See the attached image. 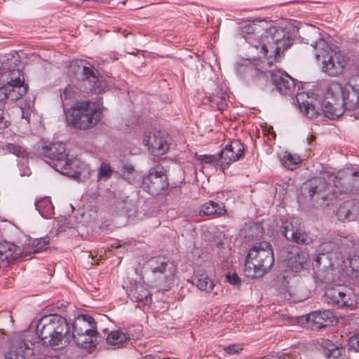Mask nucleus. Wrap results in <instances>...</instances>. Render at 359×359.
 <instances>
[{
	"label": "nucleus",
	"instance_id": "nucleus-1",
	"mask_svg": "<svg viewBox=\"0 0 359 359\" xmlns=\"http://www.w3.org/2000/svg\"><path fill=\"white\" fill-rule=\"evenodd\" d=\"M243 32L247 34L245 36L246 41L257 50L260 48L262 55L267 57V62L260 63L262 67H271L272 62L280 57V53L290 45L289 33L282 27H271L263 30L259 25L253 24L245 27Z\"/></svg>",
	"mask_w": 359,
	"mask_h": 359
},
{
	"label": "nucleus",
	"instance_id": "nucleus-2",
	"mask_svg": "<svg viewBox=\"0 0 359 359\" xmlns=\"http://www.w3.org/2000/svg\"><path fill=\"white\" fill-rule=\"evenodd\" d=\"M14 60L15 59L10 55L0 58V102H15L27 93L24 76L13 66Z\"/></svg>",
	"mask_w": 359,
	"mask_h": 359
},
{
	"label": "nucleus",
	"instance_id": "nucleus-3",
	"mask_svg": "<svg viewBox=\"0 0 359 359\" xmlns=\"http://www.w3.org/2000/svg\"><path fill=\"white\" fill-rule=\"evenodd\" d=\"M311 46L316 50V57L322 62L323 71L330 76L342 74L349 65V58L341 51L332 48L323 39Z\"/></svg>",
	"mask_w": 359,
	"mask_h": 359
},
{
	"label": "nucleus",
	"instance_id": "nucleus-4",
	"mask_svg": "<svg viewBox=\"0 0 359 359\" xmlns=\"http://www.w3.org/2000/svg\"><path fill=\"white\" fill-rule=\"evenodd\" d=\"M274 262L271 245L262 241L255 244L249 250L244 273L247 277L258 278L264 276Z\"/></svg>",
	"mask_w": 359,
	"mask_h": 359
},
{
	"label": "nucleus",
	"instance_id": "nucleus-5",
	"mask_svg": "<svg viewBox=\"0 0 359 359\" xmlns=\"http://www.w3.org/2000/svg\"><path fill=\"white\" fill-rule=\"evenodd\" d=\"M65 114L67 121L74 128L88 129L101 120L102 109L97 103L82 101L74 104Z\"/></svg>",
	"mask_w": 359,
	"mask_h": 359
},
{
	"label": "nucleus",
	"instance_id": "nucleus-6",
	"mask_svg": "<svg viewBox=\"0 0 359 359\" xmlns=\"http://www.w3.org/2000/svg\"><path fill=\"white\" fill-rule=\"evenodd\" d=\"M93 324L95 320L92 316H76L72 325L73 341L81 348H92L96 346L97 331L95 327H90L87 325Z\"/></svg>",
	"mask_w": 359,
	"mask_h": 359
},
{
	"label": "nucleus",
	"instance_id": "nucleus-7",
	"mask_svg": "<svg viewBox=\"0 0 359 359\" xmlns=\"http://www.w3.org/2000/svg\"><path fill=\"white\" fill-rule=\"evenodd\" d=\"M318 255L316 258L317 264L323 269L343 267L344 264L342 250L334 241L322 243L318 248Z\"/></svg>",
	"mask_w": 359,
	"mask_h": 359
},
{
	"label": "nucleus",
	"instance_id": "nucleus-8",
	"mask_svg": "<svg viewBox=\"0 0 359 359\" xmlns=\"http://www.w3.org/2000/svg\"><path fill=\"white\" fill-rule=\"evenodd\" d=\"M329 303L341 308L355 310L358 306V298L353 290L348 287L339 286L328 289L325 292Z\"/></svg>",
	"mask_w": 359,
	"mask_h": 359
},
{
	"label": "nucleus",
	"instance_id": "nucleus-9",
	"mask_svg": "<svg viewBox=\"0 0 359 359\" xmlns=\"http://www.w3.org/2000/svg\"><path fill=\"white\" fill-rule=\"evenodd\" d=\"M72 68H76L83 73V76L78 79L79 91H93L96 93L104 91V83L99 80L96 72L91 67L86 65L85 62H76Z\"/></svg>",
	"mask_w": 359,
	"mask_h": 359
},
{
	"label": "nucleus",
	"instance_id": "nucleus-10",
	"mask_svg": "<svg viewBox=\"0 0 359 359\" xmlns=\"http://www.w3.org/2000/svg\"><path fill=\"white\" fill-rule=\"evenodd\" d=\"M259 66L260 67L256 68L255 71H261L260 76L264 79L267 78L269 74L273 84L281 94L291 95L294 93L295 84L292 78L287 74L280 70L273 72L272 69H267L265 66L262 67L260 64Z\"/></svg>",
	"mask_w": 359,
	"mask_h": 359
},
{
	"label": "nucleus",
	"instance_id": "nucleus-11",
	"mask_svg": "<svg viewBox=\"0 0 359 359\" xmlns=\"http://www.w3.org/2000/svg\"><path fill=\"white\" fill-rule=\"evenodd\" d=\"M36 342L24 335L13 341L9 351L5 353V359H32L35 354Z\"/></svg>",
	"mask_w": 359,
	"mask_h": 359
},
{
	"label": "nucleus",
	"instance_id": "nucleus-12",
	"mask_svg": "<svg viewBox=\"0 0 359 359\" xmlns=\"http://www.w3.org/2000/svg\"><path fill=\"white\" fill-rule=\"evenodd\" d=\"M245 148L241 142L238 140H233L229 142L220 151L219 167L222 170L228 168L230 165L239 159L244 155Z\"/></svg>",
	"mask_w": 359,
	"mask_h": 359
},
{
	"label": "nucleus",
	"instance_id": "nucleus-13",
	"mask_svg": "<svg viewBox=\"0 0 359 359\" xmlns=\"http://www.w3.org/2000/svg\"><path fill=\"white\" fill-rule=\"evenodd\" d=\"M168 185L165 175L156 169L151 170L149 175L143 178L142 183V189L153 196L159 194Z\"/></svg>",
	"mask_w": 359,
	"mask_h": 359
},
{
	"label": "nucleus",
	"instance_id": "nucleus-14",
	"mask_svg": "<svg viewBox=\"0 0 359 359\" xmlns=\"http://www.w3.org/2000/svg\"><path fill=\"white\" fill-rule=\"evenodd\" d=\"M143 144L154 156L164 154L169 149V144L160 131H149L144 134L142 137Z\"/></svg>",
	"mask_w": 359,
	"mask_h": 359
},
{
	"label": "nucleus",
	"instance_id": "nucleus-15",
	"mask_svg": "<svg viewBox=\"0 0 359 359\" xmlns=\"http://www.w3.org/2000/svg\"><path fill=\"white\" fill-rule=\"evenodd\" d=\"M297 324L312 330H318L338 323L337 316H297Z\"/></svg>",
	"mask_w": 359,
	"mask_h": 359
},
{
	"label": "nucleus",
	"instance_id": "nucleus-16",
	"mask_svg": "<svg viewBox=\"0 0 359 359\" xmlns=\"http://www.w3.org/2000/svg\"><path fill=\"white\" fill-rule=\"evenodd\" d=\"M297 101L301 111L309 118H317L323 111L322 107H319V100L313 94L309 95L305 92L299 93L297 95Z\"/></svg>",
	"mask_w": 359,
	"mask_h": 359
},
{
	"label": "nucleus",
	"instance_id": "nucleus-17",
	"mask_svg": "<svg viewBox=\"0 0 359 359\" xmlns=\"http://www.w3.org/2000/svg\"><path fill=\"white\" fill-rule=\"evenodd\" d=\"M58 317L57 327H53L51 324L49 325H43V330H48L50 335L48 343L50 346H59L62 344V341L65 337L70 332V325L67 319L63 316H55Z\"/></svg>",
	"mask_w": 359,
	"mask_h": 359
},
{
	"label": "nucleus",
	"instance_id": "nucleus-18",
	"mask_svg": "<svg viewBox=\"0 0 359 359\" xmlns=\"http://www.w3.org/2000/svg\"><path fill=\"white\" fill-rule=\"evenodd\" d=\"M150 269L154 273H160L163 278L168 280L175 274L176 266L174 262L162 257H155L149 262Z\"/></svg>",
	"mask_w": 359,
	"mask_h": 359
},
{
	"label": "nucleus",
	"instance_id": "nucleus-19",
	"mask_svg": "<svg viewBox=\"0 0 359 359\" xmlns=\"http://www.w3.org/2000/svg\"><path fill=\"white\" fill-rule=\"evenodd\" d=\"M283 234L288 241L303 245H309L312 241L306 233L294 226L293 221L285 222L283 224Z\"/></svg>",
	"mask_w": 359,
	"mask_h": 359
},
{
	"label": "nucleus",
	"instance_id": "nucleus-20",
	"mask_svg": "<svg viewBox=\"0 0 359 359\" xmlns=\"http://www.w3.org/2000/svg\"><path fill=\"white\" fill-rule=\"evenodd\" d=\"M65 151V144L60 142L45 143L42 147L43 156L54 161V165L60 163L67 156Z\"/></svg>",
	"mask_w": 359,
	"mask_h": 359
},
{
	"label": "nucleus",
	"instance_id": "nucleus-21",
	"mask_svg": "<svg viewBox=\"0 0 359 359\" xmlns=\"http://www.w3.org/2000/svg\"><path fill=\"white\" fill-rule=\"evenodd\" d=\"M23 255V251L18 246L8 242L0 243V265L6 267Z\"/></svg>",
	"mask_w": 359,
	"mask_h": 359
},
{
	"label": "nucleus",
	"instance_id": "nucleus-22",
	"mask_svg": "<svg viewBox=\"0 0 359 359\" xmlns=\"http://www.w3.org/2000/svg\"><path fill=\"white\" fill-rule=\"evenodd\" d=\"M192 281L201 291L210 292L214 287L213 281L209 278L206 271L201 268H197L194 270Z\"/></svg>",
	"mask_w": 359,
	"mask_h": 359
},
{
	"label": "nucleus",
	"instance_id": "nucleus-23",
	"mask_svg": "<svg viewBox=\"0 0 359 359\" xmlns=\"http://www.w3.org/2000/svg\"><path fill=\"white\" fill-rule=\"evenodd\" d=\"M128 296L133 300L147 304L149 300V292L146 285L142 283L131 284L127 290Z\"/></svg>",
	"mask_w": 359,
	"mask_h": 359
},
{
	"label": "nucleus",
	"instance_id": "nucleus-24",
	"mask_svg": "<svg viewBox=\"0 0 359 359\" xmlns=\"http://www.w3.org/2000/svg\"><path fill=\"white\" fill-rule=\"evenodd\" d=\"M129 334L121 329L112 330L107 336V344L112 349L123 348L129 340Z\"/></svg>",
	"mask_w": 359,
	"mask_h": 359
},
{
	"label": "nucleus",
	"instance_id": "nucleus-25",
	"mask_svg": "<svg viewBox=\"0 0 359 359\" xmlns=\"http://www.w3.org/2000/svg\"><path fill=\"white\" fill-rule=\"evenodd\" d=\"M309 259L308 253L297 250L290 252L287 258V265L292 271L297 272L301 270Z\"/></svg>",
	"mask_w": 359,
	"mask_h": 359
},
{
	"label": "nucleus",
	"instance_id": "nucleus-26",
	"mask_svg": "<svg viewBox=\"0 0 359 359\" xmlns=\"http://www.w3.org/2000/svg\"><path fill=\"white\" fill-rule=\"evenodd\" d=\"M79 93V87L74 84H68L65 88L60 90V98L62 102V106L65 109V105L69 104L72 100L76 97Z\"/></svg>",
	"mask_w": 359,
	"mask_h": 359
},
{
	"label": "nucleus",
	"instance_id": "nucleus-27",
	"mask_svg": "<svg viewBox=\"0 0 359 359\" xmlns=\"http://www.w3.org/2000/svg\"><path fill=\"white\" fill-rule=\"evenodd\" d=\"M226 212L223 203H216L212 201L204 203L200 209V213L204 215L220 216Z\"/></svg>",
	"mask_w": 359,
	"mask_h": 359
},
{
	"label": "nucleus",
	"instance_id": "nucleus-28",
	"mask_svg": "<svg viewBox=\"0 0 359 359\" xmlns=\"http://www.w3.org/2000/svg\"><path fill=\"white\" fill-rule=\"evenodd\" d=\"M36 208L40 215L46 218H50L54 215V207L48 197L43 198L36 202Z\"/></svg>",
	"mask_w": 359,
	"mask_h": 359
},
{
	"label": "nucleus",
	"instance_id": "nucleus-29",
	"mask_svg": "<svg viewBox=\"0 0 359 359\" xmlns=\"http://www.w3.org/2000/svg\"><path fill=\"white\" fill-rule=\"evenodd\" d=\"M81 161L78 158L73 160L67 158V156L60 163L55 164V169L63 175H66V171H76L78 166L81 163Z\"/></svg>",
	"mask_w": 359,
	"mask_h": 359
},
{
	"label": "nucleus",
	"instance_id": "nucleus-30",
	"mask_svg": "<svg viewBox=\"0 0 359 359\" xmlns=\"http://www.w3.org/2000/svg\"><path fill=\"white\" fill-rule=\"evenodd\" d=\"M29 248L25 249L23 254L39 252L46 250L48 247V241L46 238H34L29 240Z\"/></svg>",
	"mask_w": 359,
	"mask_h": 359
},
{
	"label": "nucleus",
	"instance_id": "nucleus-31",
	"mask_svg": "<svg viewBox=\"0 0 359 359\" xmlns=\"http://www.w3.org/2000/svg\"><path fill=\"white\" fill-rule=\"evenodd\" d=\"M90 172L88 165L82 161L80 165L78 166L76 171H66V175L79 179H85L90 175Z\"/></svg>",
	"mask_w": 359,
	"mask_h": 359
},
{
	"label": "nucleus",
	"instance_id": "nucleus-32",
	"mask_svg": "<svg viewBox=\"0 0 359 359\" xmlns=\"http://www.w3.org/2000/svg\"><path fill=\"white\" fill-rule=\"evenodd\" d=\"M281 162L288 169L293 170L300 162V158L296 154L285 152L281 158Z\"/></svg>",
	"mask_w": 359,
	"mask_h": 359
},
{
	"label": "nucleus",
	"instance_id": "nucleus-33",
	"mask_svg": "<svg viewBox=\"0 0 359 359\" xmlns=\"http://www.w3.org/2000/svg\"><path fill=\"white\" fill-rule=\"evenodd\" d=\"M327 359H348L345 349L332 346L325 353Z\"/></svg>",
	"mask_w": 359,
	"mask_h": 359
},
{
	"label": "nucleus",
	"instance_id": "nucleus-34",
	"mask_svg": "<svg viewBox=\"0 0 359 359\" xmlns=\"http://www.w3.org/2000/svg\"><path fill=\"white\" fill-rule=\"evenodd\" d=\"M121 171L123 177L130 184L133 183L138 176L137 172L130 164L123 165Z\"/></svg>",
	"mask_w": 359,
	"mask_h": 359
},
{
	"label": "nucleus",
	"instance_id": "nucleus-35",
	"mask_svg": "<svg viewBox=\"0 0 359 359\" xmlns=\"http://www.w3.org/2000/svg\"><path fill=\"white\" fill-rule=\"evenodd\" d=\"M351 203H344L337 210V215L339 220L351 219Z\"/></svg>",
	"mask_w": 359,
	"mask_h": 359
},
{
	"label": "nucleus",
	"instance_id": "nucleus-36",
	"mask_svg": "<svg viewBox=\"0 0 359 359\" xmlns=\"http://www.w3.org/2000/svg\"><path fill=\"white\" fill-rule=\"evenodd\" d=\"M6 149L8 151L15 154L18 156H22V158L27 156V152L25 149L16 144L9 143L6 144Z\"/></svg>",
	"mask_w": 359,
	"mask_h": 359
},
{
	"label": "nucleus",
	"instance_id": "nucleus-37",
	"mask_svg": "<svg viewBox=\"0 0 359 359\" xmlns=\"http://www.w3.org/2000/svg\"><path fill=\"white\" fill-rule=\"evenodd\" d=\"M198 160L203 165H212L214 166H219V155L218 156L214 155H201L198 157Z\"/></svg>",
	"mask_w": 359,
	"mask_h": 359
},
{
	"label": "nucleus",
	"instance_id": "nucleus-38",
	"mask_svg": "<svg viewBox=\"0 0 359 359\" xmlns=\"http://www.w3.org/2000/svg\"><path fill=\"white\" fill-rule=\"evenodd\" d=\"M112 170L110 166L106 163H102L98 172V179L100 180H106L111 177Z\"/></svg>",
	"mask_w": 359,
	"mask_h": 359
},
{
	"label": "nucleus",
	"instance_id": "nucleus-39",
	"mask_svg": "<svg viewBox=\"0 0 359 359\" xmlns=\"http://www.w3.org/2000/svg\"><path fill=\"white\" fill-rule=\"evenodd\" d=\"M243 348V344H233L224 347V351L226 354L231 355L241 353Z\"/></svg>",
	"mask_w": 359,
	"mask_h": 359
},
{
	"label": "nucleus",
	"instance_id": "nucleus-40",
	"mask_svg": "<svg viewBox=\"0 0 359 359\" xmlns=\"http://www.w3.org/2000/svg\"><path fill=\"white\" fill-rule=\"evenodd\" d=\"M67 303L58 302L55 306H50L48 311H52L51 314H59L60 313L66 312L67 311L65 309L67 306Z\"/></svg>",
	"mask_w": 359,
	"mask_h": 359
},
{
	"label": "nucleus",
	"instance_id": "nucleus-41",
	"mask_svg": "<svg viewBox=\"0 0 359 359\" xmlns=\"http://www.w3.org/2000/svg\"><path fill=\"white\" fill-rule=\"evenodd\" d=\"M348 203H351V219L354 220L359 217V202L348 201Z\"/></svg>",
	"mask_w": 359,
	"mask_h": 359
},
{
	"label": "nucleus",
	"instance_id": "nucleus-42",
	"mask_svg": "<svg viewBox=\"0 0 359 359\" xmlns=\"http://www.w3.org/2000/svg\"><path fill=\"white\" fill-rule=\"evenodd\" d=\"M348 344L351 348L354 349L355 351L359 352V333L351 337Z\"/></svg>",
	"mask_w": 359,
	"mask_h": 359
},
{
	"label": "nucleus",
	"instance_id": "nucleus-43",
	"mask_svg": "<svg viewBox=\"0 0 359 359\" xmlns=\"http://www.w3.org/2000/svg\"><path fill=\"white\" fill-rule=\"evenodd\" d=\"M83 62V60H74L71 62V64L69 67V74L71 76H74L75 77L77 78V79H79L81 76H83V73H82V72L77 70L76 68H72V66L74 64H75L76 62Z\"/></svg>",
	"mask_w": 359,
	"mask_h": 359
},
{
	"label": "nucleus",
	"instance_id": "nucleus-44",
	"mask_svg": "<svg viewBox=\"0 0 359 359\" xmlns=\"http://www.w3.org/2000/svg\"><path fill=\"white\" fill-rule=\"evenodd\" d=\"M226 280L228 282H229L231 285H237L240 283L241 280L240 278L238 276V275L233 273V274H227L226 276Z\"/></svg>",
	"mask_w": 359,
	"mask_h": 359
},
{
	"label": "nucleus",
	"instance_id": "nucleus-45",
	"mask_svg": "<svg viewBox=\"0 0 359 359\" xmlns=\"http://www.w3.org/2000/svg\"><path fill=\"white\" fill-rule=\"evenodd\" d=\"M7 127V121L5 120L4 110L0 109V129Z\"/></svg>",
	"mask_w": 359,
	"mask_h": 359
},
{
	"label": "nucleus",
	"instance_id": "nucleus-46",
	"mask_svg": "<svg viewBox=\"0 0 359 359\" xmlns=\"http://www.w3.org/2000/svg\"><path fill=\"white\" fill-rule=\"evenodd\" d=\"M261 359H281L278 353H271L270 354H268L264 357H262Z\"/></svg>",
	"mask_w": 359,
	"mask_h": 359
},
{
	"label": "nucleus",
	"instance_id": "nucleus-47",
	"mask_svg": "<svg viewBox=\"0 0 359 359\" xmlns=\"http://www.w3.org/2000/svg\"><path fill=\"white\" fill-rule=\"evenodd\" d=\"M309 192H310V196L313 197V196L316 192V187L311 188Z\"/></svg>",
	"mask_w": 359,
	"mask_h": 359
},
{
	"label": "nucleus",
	"instance_id": "nucleus-48",
	"mask_svg": "<svg viewBox=\"0 0 359 359\" xmlns=\"http://www.w3.org/2000/svg\"><path fill=\"white\" fill-rule=\"evenodd\" d=\"M350 266L353 269V270H355V271H358V269H355V266L354 265V263H353V260L351 259L350 260Z\"/></svg>",
	"mask_w": 359,
	"mask_h": 359
},
{
	"label": "nucleus",
	"instance_id": "nucleus-49",
	"mask_svg": "<svg viewBox=\"0 0 359 359\" xmlns=\"http://www.w3.org/2000/svg\"><path fill=\"white\" fill-rule=\"evenodd\" d=\"M246 68L244 67V66H239L238 68V71L240 72V71H244L245 70Z\"/></svg>",
	"mask_w": 359,
	"mask_h": 359
},
{
	"label": "nucleus",
	"instance_id": "nucleus-50",
	"mask_svg": "<svg viewBox=\"0 0 359 359\" xmlns=\"http://www.w3.org/2000/svg\"><path fill=\"white\" fill-rule=\"evenodd\" d=\"M50 316H46V315H44V316H42V318L39 320L40 322L44 320L47 317H49Z\"/></svg>",
	"mask_w": 359,
	"mask_h": 359
},
{
	"label": "nucleus",
	"instance_id": "nucleus-51",
	"mask_svg": "<svg viewBox=\"0 0 359 359\" xmlns=\"http://www.w3.org/2000/svg\"><path fill=\"white\" fill-rule=\"evenodd\" d=\"M310 314H313V315H316V314H320V311H313V312L311 313Z\"/></svg>",
	"mask_w": 359,
	"mask_h": 359
},
{
	"label": "nucleus",
	"instance_id": "nucleus-52",
	"mask_svg": "<svg viewBox=\"0 0 359 359\" xmlns=\"http://www.w3.org/2000/svg\"><path fill=\"white\" fill-rule=\"evenodd\" d=\"M43 334H44V333H43V331H42V332H41V336H42V337H43V339H45V338H46V336H43Z\"/></svg>",
	"mask_w": 359,
	"mask_h": 359
},
{
	"label": "nucleus",
	"instance_id": "nucleus-53",
	"mask_svg": "<svg viewBox=\"0 0 359 359\" xmlns=\"http://www.w3.org/2000/svg\"><path fill=\"white\" fill-rule=\"evenodd\" d=\"M121 246V244H118L117 245L115 246V248H120Z\"/></svg>",
	"mask_w": 359,
	"mask_h": 359
},
{
	"label": "nucleus",
	"instance_id": "nucleus-54",
	"mask_svg": "<svg viewBox=\"0 0 359 359\" xmlns=\"http://www.w3.org/2000/svg\"><path fill=\"white\" fill-rule=\"evenodd\" d=\"M141 359H149V358H147V357H144V358H141Z\"/></svg>",
	"mask_w": 359,
	"mask_h": 359
},
{
	"label": "nucleus",
	"instance_id": "nucleus-55",
	"mask_svg": "<svg viewBox=\"0 0 359 359\" xmlns=\"http://www.w3.org/2000/svg\"><path fill=\"white\" fill-rule=\"evenodd\" d=\"M52 359H60V358H52Z\"/></svg>",
	"mask_w": 359,
	"mask_h": 359
}]
</instances>
